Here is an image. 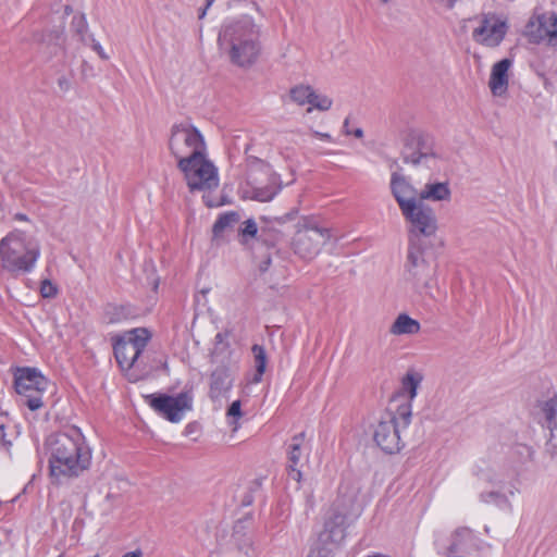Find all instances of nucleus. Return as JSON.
<instances>
[{
  "instance_id": "1",
  "label": "nucleus",
  "mask_w": 557,
  "mask_h": 557,
  "mask_svg": "<svg viewBox=\"0 0 557 557\" xmlns=\"http://www.w3.org/2000/svg\"><path fill=\"white\" fill-rule=\"evenodd\" d=\"M168 146L191 191L219 186L218 169L207 159L205 138L190 121L172 125Z\"/></svg>"
},
{
  "instance_id": "2",
  "label": "nucleus",
  "mask_w": 557,
  "mask_h": 557,
  "mask_svg": "<svg viewBox=\"0 0 557 557\" xmlns=\"http://www.w3.org/2000/svg\"><path fill=\"white\" fill-rule=\"evenodd\" d=\"M49 474L54 484L78 478L91 465V450L77 426H70L47 440Z\"/></svg>"
},
{
  "instance_id": "3",
  "label": "nucleus",
  "mask_w": 557,
  "mask_h": 557,
  "mask_svg": "<svg viewBox=\"0 0 557 557\" xmlns=\"http://www.w3.org/2000/svg\"><path fill=\"white\" fill-rule=\"evenodd\" d=\"M221 47H227L232 63L246 67L253 64L261 51L260 27L249 15L225 22L219 33Z\"/></svg>"
},
{
  "instance_id": "4",
  "label": "nucleus",
  "mask_w": 557,
  "mask_h": 557,
  "mask_svg": "<svg viewBox=\"0 0 557 557\" xmlns=\"http://www.w3.org/2000/svg\"><path fill=\"white\" fill-rule=\"evenodd\" d=\"M149 338L150 334L146 329H134L127 337L114 341V357L129 382L144 380L150 373V368L146 366L143 356Z\"/></svg>"
},
{
  "instance_id": "5",
  "label": "nucleus",
  "mask_w": 557,
  "mask_h": 557,
  "mask_svg": "<svg viewBox=\"0 0 557 557\" xmlns=\"http://www.w3.org/2000/svg\"><path fill=\"white\" fill-rule=\"evenodd\" d=\"M39 256V246L27 242L22 232H12L0 240V267L11 273L33 271Z\"/></svg>"
},
{
  "instance_id": "6",
  "label": "nucleus",
  "mask_w": 557,
  "mask_h": 557,
  "mask_svg": "<svg viewBox=\"0 0 557 557\" xmlns=\"http://www.w3.org/2000/svg\"><path fill=\"white\" fill-rule=\"evenodd\" d=\"M412 405L408 401L398 404L393 410L389 408L375 424L373 440L386 454H396L403 447L401 429H407L411 422Z\"/></svg>"
},
{
  "instance_id": "7",
  "label": "nucleus",
  "mask_w": 557,
  "mask_h": 557,
  "mask_svg": "<svg viewBox=\"0 0 557 557\" xmlns=\"http://www.w3.org/2000/svg\"><path fill=\"white\" fill-rule=\"evenodd\" d=\"M330 239L331 231L329 228L320 227L312 220L304 218L297 224L292 248L301 259L312 260Z\"/></svg>"
},
{
  "instance_id": "8",
  "label": "nucleus",
  "mask_w": 557,
  "mask_h": 557,
  "mask_svg": "<svg viewBox=\"0 0 557 557\" xmlns=\"http://www.w3.org/2000/svg\"><path fill=\"white\" fill-rule=\"evenodd\" d=\"M48 380L35 368H18L14 374V387L23 404L32 411L44 406L42 394Z\"/></svg>"
},
{
  "instance_id": "9",
  "label": "nucleus",
  "mask_w": 557,
  "mask_h": 557,
  "mask_svg": "<svg viewBox=\"0 0 557 557\" xmlns=\"http://www.w3.org/2000/svg\"><path fill=\"white\" fill-rule=\"evenodd\" d=\"M408 231V245H419V237H431L436 233L437 222L434 210L417 201L400 210Z\"/></svg>"
},
{
  "instance_id": "10",
  "label": "nucleus",
  "mask_w": 557,
  "mask_h": 557,
  "mask_svg": "<svg viewBox=\"0 0 557 557\" xmlns=\"http://www.w3.org/2000/svg\"><path fill=\"white\" fill-rule=\"evenodd\" d=\"M145 401L153 411L171 423H178L185 413L193 409V396L188 392L171 396L163 393H154L144 396Z\"/></svg>"
},
{
  "instance_id": "11",
  "label": "nucleus",
  "mask_w": 557,
  "mask_h": 557,
  "mask_svg": "<svg viewBox=\"0 0 557 557\" xmlns=\"http://www.w3.org/2000/svg\"><path fill=\"white\" fill-rule=\"evenodd\" d=\"M401 157L405 163L422 164L428 168L436 166L437 153L433 138L419 132L408 134L405 139Z\"/></svg>"
},
{
  "instance_id": "12",
  "label": "nucleus",
  "mask_w": 557,
  "mask_h": 557,
  "mask_svg": "<svg viewBox=\"0 0 557 557\" xmlns=\"http://www.w3.org/2000/svg\"><path fill=\"white\" fill-rule=\"evenodd\" d=\"M406 278L417 288L428 292L433 286L435 269L423 258L421 244L408 245L407 261L405 264Z\"/></svg>"
},
{
  "instance_id": "13",
  "label": "nucleus",
  "mask_w": 557,
  "mask_h": 557,
  "mask_svg": "<svg viewBox=\"0 0 557 557\" xmlns=\"http://www.w3.org/2000/svg\"><path fill=\"white\" fill-rule=\"evenodd\" d=\"M525 35L533 44L557 47V13L544 12L532 17L527 24Z\"/></svg>"
},
{
  "instance_id": "14",
  "label": "nucleus",
  "mask_w": 557,
  "mask_h": 557,
  "mask_svg": "<svg viewBox=\"0 0 557 557\" xmlns=\"http://www.w3.org/2000/svg\"><path fill=\"white\" fill-rule=\"evenodd\" d=\"M507 32V25L495 16H485L480 21V25L472 32V38L480 45L486 47H497L504 39Z\"/></svg>"
},
{
  "instance_id": "15",
  "label": "nucleus",
  "mask_w": 557,
  "mask_h": 557,
  "mask_svg": "<svg viewBox=\"0 0 557 557\" xmlns=\"http://www.w3.org/2000/svg\"><path fill=\"white\" fill-rule=\"evenodd\" d=\"M309 448L306 444V433L300 432L298 434H295L290 442L287 444L286 447V455H287V472L288 476L296 481L300 482L301 480V471L299 469L300 460L305 456L306 453H308Z\"/></svg>"
},
{
  "instance_id": "16",
  "label": "nucleus",
  "mask_w": 557,
  "mask_h": 557,
  "mask_svg": "<svg viewBox=\"0 0 557 557\" xmlns=\"http://www.w3.org/2000/svg\"><path fill=\"white\" fill-rule=\"evenodd\" d=\"M389 185L399 210L406 209V207L420 200V191L414 188L405 175L397 172L392 173Z\"/></svg>"
},
{
  "instance_id": "17",
  "label": "nucleus",
  "mask_w": 557,
  "mask_h": 557,
  "mask_svg": "<svg viewBox=\"0 0 557 557\" xmlns=\"http://www.w3.org/2000/svg\"><path fill=\"white\" fill-rule=\"evenodd\" d=\"M345 521L346 516L343 512L332 509L319 534V542L323 545L339 544L345 537Z\"/></svg>"
},
{
  "instance_id": "18",
  "label": "nucleus",
  "mask_w": 557,
  "mask_h": 557,
  "mask_svg": "<svg viewBox=\"0 0 557 557\" xmlns=\"http://www.w3.org/2000/svg\"><path fill=\"white\" fill-rule=\"evenodd\" d=\"M512 65L510 59H503L492 66L488 87L493 96L500 97L508 90V71Z\"/></svg>"
},
{
  "instance_id": "19",
  "label": "nucleus",
  "mask_w": 557,
  "mask_h": 557,
  "mask_svg": "<svg viewBox=\"0 0 557 557\" xmlns=\"http://www.w3.org/2000/svg\"><path fill=\"white\" fill-rule=\"evenodd\" d=\"M232 377L230 371L225 367L216 368L210 376V392L211 399H218L228 392L232 387Z\"/></svg>"
},
{
  "instance_id": "20",
  "label": "nucleus",
  "mask_w": 557,
  "mask_h": 557,
  "mask_svg": "<svg viewBox=\"0 0 557 557\" xmlns=\"http://www.w3.org/2000/svg\"><path fill=\"white\" fill-rule=\"evenodd\" d=\"M422 381V375L418 372H408L401 381V395L395 397L392 403L403 404L408 401L411 405V401L417 396V389Z\"/></svg>"
},
{
  "instance_id": "21",
  "label": "nucleus",
  "mask_w": 557,
  "mask_h": 557,
  "mask_svg": "<svg viewBox=\"0 0 557 557\" xmlns=\"http://www.w3.org/2000/svg\"><path fill=\"white\" fill-rule=\"evenodd\" d=\"M450 188L447 183H428L424 188L420 191V201L432 200L443 201L450 199Z\"/></svg>"
},
{
  "instance_id": "22",
  "label": "nucleus",
  "mask_w": 557,
  "mask_h": 557,
  "mask_svg": "<svg viewBox=\"0 0 557 557\" xmlns=\"http://www.w3.org/2000/svg\"><path fill=\"white\" fill-rule=\"evenodd\" d=\"M421 330L420 322L407 313H400L393 322L389 332L393 335H412Z\"/></svg>"
},
{
  "instance_id": "23",
  "label": "nucleus",
  "mask_w": 557,
  "mask_h": 557,
  "mask_svg": "<svg viewBox=\"0 0 557 557\" xmlns=\"http://www.w3.org/2000/svg\"><path fill=\"white\" fill-rule=\"evenodd\" d=\"M224 557H256L252 541L249 537L235 539L234 544L224 552Z\"/></svg>"
},
{
  "instance_id": "24",
  "label": "nucleus",
  "mask_w": 557,
  "mask_h": 557,
  "mask_svg": "<svg viewBox=\"0 0 557 557\" xmlns=\"http://www.w3.org/2000/svg\"><path fill=\"white\" fill-rule=\"evenodd\" d=\"M239 219V214L235 211H228L220 214L212 226V239L218 240L221 238L224 231L234 226Z\"/></svg>"
},
{
  "instance_id": "25",
  "label": "nucleus",
  "mask_w": 557,
  "mask_h": 557,
  "mask_svg": "<svg viewBox=\"0 0 557 557\" xmlns=\"http://www.w3.org/2000/svg\"><path fill=\"white\" fill-rule=\"evenodd\" d=\"M251 351L255 358V367L256 373L253 376V382L259 383L262 380V375L265 372L268 357L263 346L255 344L251 347Z\"/></svg>"
},
{
  "instance_id": "26",
  "label": "nucleus",
  "mask_w": 557,
  "mask_h": 557,
  "mask_svg": "<svg viewBox=\"0 0 557 557\" xmlns=\"http://www.w3.org/2000/svg\"><path fill=\"white\" fill-rule=\"evenodd\" d=\"M129 309L123 305H108L104 309V320L107 323L114 324L127 319Z\"/></svg>"
},
{
  "instance_id": "27",
  "label": "nucleus",
  "mask_w": 557,
  "mask_h": 557,
  "mask_svg": "<svg viewBox=\"0 0 557 557\" xmlns=\"http://www.w3.org/2000/svg\"><path fill=\"white\" fill-rule=\"evenodd\" d=\"M281 187L274 183L263 187H252L250 198L257 201H271L280 191Z\"/></svg>"
},
{
  "instance_id": "28",
  "label": "nucleus",
  "mask_w": 557,
  "mask_h": 557,
  "mask_svg": "<svg viewBox=\"0 0 557 557\" xmlns=\"http://www.w3.org/2000/svg\"><path fill=\"white\" fill-rule=\"evenodd\" d=\"M38 40L51 47L52 53H57V51L62 48L64 42L63 28L49 30L48 33L42 34Z\"/></svg>"
},
{
  "instance_id": "29",
  "label": "nucleus",
  "mask_w": 557,
  "mask_h": 557,
  "mask_svg": "<svg viewBox=\"0 0 557 557\" xmlns=\"http://www.w3.org/2000/svg\"><path fill=\"white\" fill-rule=\"evenodd\" d=\"M312 96V87L309 85H297L289 90V97L298 106L309 104Z\"/></svg>"
},
{
  "instance_id": "30",
  "label": "nucleus",
  "mask_w": 557,
  "mask_h": 557,
  "mask_svg": "<svg viewBox=\"0 0 557 557\" xmlns=\"http://www.w3.org/2000/svg\"><path fill=\"white\" fill-rule=\"evenodd\" d=\"M71 26L75 34L78 36L79 40L84 45H88V23L84 14L75 15L72 18Z\"/></svg>"
},
{
  "instance_id": "31",
  "label": "nucleus",
  "mask_w": 557,
  "mask_h": 557,
  "mask_svg": "<svg viewBox=\"0 0 557 557\" xmlns=\"http://www.w3.org/2000/svg\"><path fill=\"white\" fill-rule=\"evenodd\" d=\"M543 412L547 426L553 430L557 426V395L544 403Z\"/></svg>"
},
{
  "instance_id": "32",
  "label": "nucleus",
  "mask_w": 557,
  "mask_h": 557,
  "mask_svg": "<svg viewBox=\"0 0 557 557\" xmlns=\"http://www.w3.org/2000/svg\"><path fill=\"white\" fill-rule=\"evenodd\" d=\"M281 237V232L272 226L262 227L258 235V239L268 247H274Z\"/></svg>"
},
{
  "instance_id": "33",
  "label": "nucleus",
  "mask_w": 557,
  "mask_h": 557,
  "mask_svg": "<svg viewBox=\"0 0 557 557\" xmlns=\"http://www.w3.org/2000/svg\"><path fill=\"white\" fill-rule=\"evenodd\" d=\"M332 99L324 95H319L312 89V96H310V107L307 109V112H311L312 109H317L320 111H327L332 107Z\"/></svg>"
},
{
  "instance_id": "34",
  "label": "nucleus",
  "mask_w": 557,
  "mask_h": 557,
  "mask_svg": "<svg viewBox=\"0 0 557 557\" xmlns=\"http://www.w3.org/2000/svg\"><path fill=\"white\" fill-rule=\"evenodd\" d=\"M472 539V532L468 528L457 529L451 536V544L449 546L450 552H458L461 547L462 542Z\"/></svg>"
},
{
  "instance_id": "35",
  "label": "nucleus",
  "mask_w": 557,
  "mask_h": 557,
  "mask_svg": "<svg viewBox=\"0 0 557 557\" xmlns=\"http://www.w3.org/2000/svg\"><path fill=\"white\" fill-rule=\"evenodd\" d=\"M260 231L258 230V225L253 219H248L243 223V226L239 230V234L243 237H257Z\"/></svg>"
},
{
  "instance_id": "36",
  "label": "nucleus",
  "mask_w": 557,
  "mask_h": 557,
  "mask_svg": "<svg viewBox=\"0 0 557 557\" xmlns=\"http://www.w3.org/2000/svg\"><path fill=\"white\" fill-rule=\"evenodd\" d=\"M480 500L483 503H496L497 505L508 504L507 497L499 492L481 493Z\"/></svg>"
},
{
  "instance_id": "37",
  "label": "nucleus",
  "mask_w": 557,
  "mask_h": 557,
  "mask_svg": "<svg viewBox=\"0 0 557 557\" xmlns=\"http://www.w3.org/2000/svg\"><path fill=\"white\" fill-rule=\"evenodd\" d=\"M40 294L44 298H53L58 294V288L49 280H44L40 285Z\"/></svg>"
},
{
  "instance_id": "38",
  "label": "nucleus",
  "mask_w": 557,
  "mask_h": 557,
  "mask_svg": "<svg viewBox=\"0 0 557 557\" xmlns=\"http://www.w3.org/2000/svg\"><path fill=\"white\" fill-rule=\"evenodd\" d=\"M88 45L87 46H90L92 48L94 51H96L98 53V55L102 59V60H108L109 57L108 54L104 52L102 46L99 44V41H97L94 37V35H89L88 36Z\"/></svg>"
},
{
  "instance_id": "39",
  "label": "nucleus",
  "mask_w": 557,
  "mask_h": 557,
  "mask_svg": "<svg viewBox=\"0 0 557 557\" xmlns=\"http://www.w3.org/2000/svg\"><path fill=\"white\" fill-rule=\"evenodd\" d=\"M227 337H228V334L227 333H222V332H219L215 337H214V349L215 351L218 350H224L228 347V343H227Z\"/></svg>"
},
{
  "instance_id": "40",
  "label": "nucleus",
  "mask_w": 557,
  "mask_h": 557,
  "mask_svg": "<svg viewBox=\"0 0 557 557\" xmlns=\"http://www.w3.org/2000/svg\"><path fill=\"white\" fill-rule=\"evenodd\" d=\"M240 407H242L240 400L233 401L227 409V416L230 418H236V419L240 418L242 417Z\"/></svg>"
},
{
  "instance_id": "41",
  "label": "nucleus",
  "mask_w": 557,
  "mask_h": 557,
  "mask_svg": "<svg viewBox=\"0 0 557 557\" xmlns=\"http://www.w3.org/2000/svg\"><path fill=\"white\" fill-rule=\"evenodd\" d=\"M58 86L60 87L61 90L67 91L71 87V82L67 77L61 76L58 78Z\"/></svg>"
},
{
  "instance_id": "42",
  "label": "nucleus",
  "mask_w": 557,
  "mask_h": 557,
  "mask_svg": "<svg viewBox=\"0 0 557 557\" xmlns=\"http://www.w3.org/2000/svg\"><path fill=\"white\" fill-rule=\"evenodd\" d=\"M313 135L320 139L326 140V141H331V139H332L331 135L327 133H321V132L314 131Z\"/></svg>"
},
{
  "instance_id": "43",
  "label": "nucleus",
  "mask_w": 557,
  "mask_h": 557,
  "mask_svg": "<svg viewBox=\"0 0 557 557\" xmlns=\"http://www.w3.org/2000/svg\"><path fill=\"white\" fill-rule=\"evenodd\" d=\"M297 211H292L289 213H286L285 215L277 219L280 223H284L285 221L293 220L296 215Z\"/></svg>"
},
{
  "instance_id": "44",
  "label": "nucleus",
  "mask_w": 557,
  "mask_h": 557,
  "mask_svg": "<svg viewBox=\"0 0 557 557\" xmlns=\"http://www.w3.org/2000/svg\"><path fill=\"white\" fill-rule=\"evenodd\" d=\"M122 557H143V553L140 550L128 552L124 554Z\"/></svg>"
},
{
  "instance_id": "45",
  "label": "nucleus",
  "mask_w": 557,
  "mask_h": 557,
  "mask_svg": "<svg viewBox=\"0 0 557 557\" xmlns=\"http://www.w3.org/2000/svg\"><path fill=\"white\" fill-rule=\"evenodd\" d=\"M351 134L357 138H361L363 136V131L361 128H355L351 131Z\"/></svg>"
},
{
  "instance_id": "46",
  "label": "nucleus",
  "mask_w": 557,
  "mask_h": 557,
  "mask_svg": "<svg viewBox=\"0 0 557 557\" xmlns=\"http://www.w3.org/2000/svg\"><path fill=\"white\" fill-rule=\"evenodd\" d=\"M270 263H271V259H270V258H268L265 261H263V262L261 263L260 269H261L262 271H265V270L268 269V267L270 265Z\"/></svg>"
},
{
  "instance_id": "47",
  "label": "nucleus",
  "mask_w": 557,
  "mask_h": 557,
  "mask_svg": "<svg viewBox=\"0 0 557 557\" xmlns=\"http://www.w3.org/2000/svg\"><path fill=\"white\" fill-rule=\"evenodd\" d=\"M15 219L20 220V221H27L28 220L27 215L24 214V213H16L15 214Z\"/></svg>"
},
{
  "instance_id": "48",
  "label": "nucleus",
  "mask_w": 557,
  "mask_h": 557,
  "mask_svg": "<svg viewBox=\"0 0 557 557\" xmlns=\"http://www.w3.org/2000/svg\"><path fill=\"white\" fill-rule=\"evenodd\" d=\"M348 124H349V121H348V119H346L344 122V128H345L346 134L350 135L351 131H350V127H348Z\"/></svg>"
},
{
  "instance_id": "49",
  "label": "nucleus",
  "mask_w": 557,
  "mask_h": 557,
  "mask_svg": "<svg viewBox=\"0 0 557 557\" xmlns=\"http://www.w3.org/2000/svg\"><path fill=\"white\" fill-rule=\"evenodd\" d=\"M207 11H208V9H206V8L201 9L200 12H199V16L198 17L200 20H202L206 16Z\"/></svg>"
},
{
  "instance_id": "50",
  "label": "nucleus",
  "mask_w": 557,
  "mask_h": 557,
  "mask_svg": "<svg viewBox=\"0 0 557 557\" xmlns=\"http://www.w3.org/2000/svg\"><path fill=\"white\" fill-rule=\"evenodd\" d=\"M203 200H205V202H206V205H207L208 207H214V206H218L216 203H213L212 201L207 200V197H206V196H203Z\"/></svg>"
},
{
  "instance_id": "51",
  "label": "nucleus",
  "mask_w": 557,
  "mask_h": 557,
  "mask_svg": "<svg viewBox=\"0 0 557 557\" xmlns=\"http://www.w3.org/2000/svg\"><path fill=\"white\" fill-rule=\"evenodd\" d=\"M214 0H206V9H209L213 4Z\"/></svg>"
},
{
  "instance_id": "52",
  "label": "nucleus",
  "mask_w": 557,
  "mask_h": 557,
  "mask_svg": "<svg viewBox=\"0 0 557 557\" xmlns=\"http://www.w3.org/2000/svg\"><path fill=\"white\" fill-rule=\"evenodd\" d=\"M0 437H4V425L0 424Z\"/></svg>"
},
{
  "instance_id": "53",
  "label": "nucleus",
  "mask_w": 557,
  "mask_h": 557,
  "mask_svg": "<svg viewBox=\"0 0 557 557\" xmlns=\"http://www.w3.org/2000/svg\"><path fill=\"white\" fill-rule=\"evenodd\" d=\"M186 429L193 431L191 424H187Z\"/></svg>"
},
{
  "instance_id": "54",
  "label": "nucleus",
  "mask_w": 557,
  "mask_h": 557,
  "mask_svg": "<svg viewBox=\"0 0 557 557\" xmlns=\"http://www.w3.org/2000/svg\"><path fill=\"white\" fill-rule=\"evenodd\" d=\"M186 429L193 431L191 424H187Z\"/></svg>"
},
{
  "instance_id": "55",
  "label": "nucleus",
  "mask_w": 557,
  "mask_h": 557,
  "mask_svg": "<svg viewBox=\"0 0 557 557\" xmlns=\"http://www.w3.org/2000/svg\"><path fill=\"white\" fill-rule=\"evenodd\" d=\"M382 3L386 4L388 3L391 0H380Z\"/></svg>"
},
{
  "instance_id": "56",
  "label": "nucleus",
  "mask_w": 557,
  "mask_h": 557,
  "mask_svg": "<svg viewBox=\"0 0 557 557\" xmlns=\"http://www.w3.org/2000/svg\"><path fill=\"white\" fill-rule=\"evenodd\" d=\"M71 11V8L70 7H66L65 8V13H69Z\"/></svg>"
},
{
  "instance_id": "57",
  "label": "nucleus",
  "mask_w": 557,
  "mask_h": 557,
  "mask_svg": "<svg viewBox=\"0 0 557 557\" xmlns=\"http://www.w3.org/2000/svg\"><path fill=\"white\" fill-rule=\"evenodd\" d=\"M368 557H383L382 555H372V556H368Z\"/></svg>"
}]
</instances>
